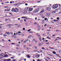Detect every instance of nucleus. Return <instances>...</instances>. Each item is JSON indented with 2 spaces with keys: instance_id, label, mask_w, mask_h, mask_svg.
Masks as SVG:
<instances>
[{
  "instance_id": "nucleus-1",
  "label": "nucleus",
  "mask_w": 61,
  "mask_h": 61,
  "mask_svg": "<svg viewBox=\"0 0 61 61\" xmlns=\"http://www.w3.org/2000/svg\"><path fill=\"white\" fill-rule=\"evenodd\" d=\"M58 5H59V8L61 7V5L60 4H55L53 5V8H58Z\"/></svg>"
},
{
  "instance_id": "nucleus-2",
  "label": "nucleus",
  "mask_w": 61,
  "mask_h": 61,
  "mask_svg": "<svg viewBox=\"0 0 61 61\" xmlns=\"http://www.w3.org/2000/svg\"><path fill=\"white\" fill-rule=\"evenodd\" d=\"M39 10V8H37L34 10V12L35 13H36V12H38Z\"/></svg>"
},
{
  "instance_id": "nucleus-3",
  "label": "nucleus",
  "mask_w": 61,
  "mask_h": 61,
  "mask_svg": "<svg viewBox=\"0 0 61 61\" xmlns=\"http://www.w3.org/2000/svg\"><path fill=\"white\" fill-rule=\"evenodd\" d=\"M24 10L25 11L24 12V13H26L27 12V11L28 10V8H25L24 9Z\"/></svg>"
},
{
  "instance_id": "nucleus-4",
  "label": "nucleus",
  "mask_w": 61,
  "mask_h": 61,
  "mask_svg": "<svg viewBox=\"0 0 61 61\" xmlns=\"http://www.w3.org/2000/svg\"><path fill=\"white\" fill-rule=\"evenodd\" d=\"M11 60V59H4L3 61H10Z\"/></svg>"
},
{
  "instance_id": "nucleus-5",
  "label": "nucleus",
  "mask_w": 61,
  "mask_h": 61,
  "mask_svg": "<svg viewBox=\"0 0 61 61\" xmlns=\"http://www.w3.org/2000/svg\"><path fill=\"white\" fill-rule=\"evenodd\" d=\"M33 10V8H29L28 9V11L29 12H30Z\"/></svg>"
},
{
  "instance_id": "nucleus-6",
  "label": "nucleus",
  "mask_w": 61,
  "mask_h": 61,
  "mask_svg": "<svg viewBox=\"0 0 61 61\" xmlns=\"http://www.w3.org/2000/svg\"><path fill=\"white\" fill-rule=\"evenodd\" d=\"M36 57L37 58H39L40 57V55L38 54V53H36Z\"/></svg>"
},
{
  "instance_id": "nucleus-7",
  "label": "nucleus",
  "mask_w": 61,
  "mask_h": 61,
  "mask_svg": "<svg viewBox=\"0 0 61 61\" xmlns=\"http://www.w3.org/2000/svg\"><path fill=\"white\" fill-rule=\"evenodd\" d=\"M44 12V10H42L41 11L40 14H42Z\"/></svg>"
},
{
  "instance_id": "nucleus-8",
  "label": "nucleus",
  "mask_w": 61,
  "mask_h": 61,
  "mask_svg": "<svg viewBox=\"0 0 61 61\" xmlns=\"http://www.w3.org/2000/svg\"><path fill=\"white\" fill-rule=\"evenodd\" d=\"M18 11V9L17 8L15 9V12H17Z\"/></svg>"
},
{
  "instance_id": "nucleus-9",
  "label": "nucleus",
  "mask_w": 61,
  "mask_h": 61,
  "mask_svg": "<svg viewBox=\"0 0 61 61\" xmlns=\"http://www.w3.org/2000/svg\"><path fill=\"white\" fill-rule=\"evenodd\" d=\"M11 11L12 12H14L15 11V9L14 8H13L12 9Z\"/></svg>"
},
{
  "instance_id": "nucleus-10",
  "label": "nucleus",
  "mask_w": 61,
  "mask_h": 61,
  "mask_svg": "<svg viewBox=\"0 0 61 61\" xmlns=\"http://www.w3.org/2000/svg\"><path fill=\"white\" fill-rule=\"evenodd\" d=\"M7 34V35H10V33H9V32H6L5 33V34Z\"/></svg>"
},
{
  "instance_id": "nucleus-11",
  "label": "nucleus",
  "mask_w": 61,
  "mask_h": 61,
  "mask_svg": "<svg viewBox=\"0 0 61 61\" xmlns=\"http://www.w3.org/2000/svg\"><path fill=\"white\" fill-rule=\"evenodd\" d=\"M47 10L48 11H50L51 10V8H47Z\"/></svg>"
},
{
  "instance_id": "nucleus-12",
  "label": "nucleus",
  "mask_w": 61,
  "mask_h": 61,
  "mask_svg": "<svg viewBox=\"0 0 61 61\" xmlns=\"http://www.w3.org/2000/svg\"><path fill=\"white\" fill-rule=\"evenodd\" d=\"M38 37H39V39L40 41H41V37L40 36V35H38Z\"/></svg>"
},
{
  "instance_id": "nucleus-13",
  "label": "nucleus",
  "mask_w": 61,
  "mask_h": 61,
  "mask_svg": "<svg viewBox=\"0 0 61 61\" xmlns=\"http://www.w3.org/2000/svg\"><path fill=\"white\" fill-rule=\"evenodd\" d=\"M36 7V6H31V7H30V8H33L34 7V8Z\"/></svg>"
},
{
  "instance_id": "nucleus-14",
  "label": "nucleus",
  "mask_w": 61,
  "mask_h": 61,
  "mask_svg": "<svg viewBox=\"0 0 61 61\" xmlns=\"http://www.w3.org/2000/svg\"><path fill=\"white\" fill-rule=\"evenodd\" d=\"M8 56L7 55H4V57H8Z\"/></svg>"
},
{
  "instance_id": "nucleus-15",
  "label": "nucleus",
  "mask_w": 61,
  "mask_h": 61,
  "mask_svg": "<svg viewBox=\"0 0 61 61\" xmlns=\"http://www.w3.org/2000/svg\"><path fill=\"white\" fill-rule=\"evenodd\" d=\"M38 45L39 46H42V44L41 43H39L38 44Z\"/></svg>"
},
{
  "instance_id": "nucleus-16",
  "label": "nucleus",
  "mask_w": 61,
  "mask_h": 61,
  "mask_svg": "<svg viewBox=\"0 0 61 61\" xmlns=\"http://www.w3.org/2000/svg\"><path fill=\"white\" fill-rule=\"evenodd\" d=\"M52 13H55L56 12L55 11H52Z\"/></svg>"
},
{
  "instance_id": "nucleus-17",
  "label": "nucleus",
  "mask_w": 61,
  "mask_h": 61,
  "mask_svg": "<svg viewBox=\"0 0 61 61\" xmlns=\"http://www.w3.org/2000/svg\"><path fill=\"white\" fill-rule=\"evenodd\" d=\"M11 25V24H8L7 25V26H11V25Z\"/></svg>"
},
{
  "instance_id": "nucleus-18",
  "label": "nucleus",
  "mask_w": 61,
  "mask_h": 61,
  "mask_svg": "<svg viewBox=\"0 0 61 61\" xmlns=\"http://www.w3.org/2000/svg\"><path fill=\"white\" fill-rule=\"evenodd\" d=\"M44 20H47V21H48V19L47 18H45L44 19Z\"/></svg>"
},
{
  "instance_id": "nucleus-19",
  "label": "nucleus",
  "mask_w": 61,
  "mask_h": 61,
  "mask_svg": "<svg viewBox=\"0 0 61 61\" xmlns=\"http://www.w3.org/2000/svg\"><path fill=\"white\" fill-rule=\"evenodd\" d=\"M3 36H4V37H5V36H7L6 35H5V34L3 35Z\"/></svg>"
},
{
  "instance_id": "nucleus-20",
  "label": "nucleus",
  "mask_w": 61,
  "mask_h": 61,
  "mask_svg": "<svg viewBox=\"0 0 61 61\" xmlns=\"http://www.w3.org/2000/svg\"><path fill=\"white\" fill-rule=\"evenodd\" d=\"M29 41L28 40H25V41L24 43H26V41Z\"/></svg>"
},
{
  "instance_id": "nucleus-21",
  "label": "nucleus",
  "mask_w": 61,
  "mask_h": 61,
  "mask_svg": "<svg viewBox=\"0 0 61 61\" xmlns=\"http://www.w3.org/2000/svg\"><path fill=\"white\" fill-rule=\"evenodd\" d=\"M27 18V17L23 16V17H21V18Z\"/></svg>"
},
{
  "instance_id": "nucleus-22",
  "label": "nucleus",
  "mask_w": 61,
  "mask_h": 61,
  "mask_svg": "<svg viewBox=\"0 0 61 61\" xmlns=\"http://www.w3.org/2000/svg\"><path fill=\"white\" fill-rule=\"evenodd\" d=\"M27 56L28 58H30V56L28 55H27Z\"/></svg>"
},
{
  "instance_id": "nucleus-23",
  "label": "nucleus",
  "mask_w": 61,
  "mask_h": 61,
  "mask_svg": "<svg viewBox=\"0 0 61 61\" xmlns=\"http://www.w3.org/2000/svg\"><path fill=\"white\" fill-rule=\"evenodd\" d=\"M57 19L58 20H59V17H57Z\"/></svg>"
},
{
  "instance_id": "nucleus-24",
  "label": "nucleus",
  "mask_w": 61,
  "mask_h": 61,
  "mask_svg": "<svg viewBox=\"0 0 61 61\" xmlns=\"http://www.w3.org/2000/svg\"><path fill=\"white\" fill-rule=\"evenodd\" d=\"M56 56H57L58 57L59 56V55H58V54H56Z\"/></svg>"
},
{
  "instance_id": "nucleus-25",
  "label": "nucleus",
  "mask_w": 61,
  "mask_h": 61,
  "mask_svg": "<svg viewBox=\"0 0 61 61\" xmlns=\"http://www.w3.org/2000/svg\"><path fill=\"white\" fill-rule=\"evenodd\" d=\"M37 61H41V60H40V59H37Z\"/></svg>"
},
{
  "instance_id": "nucleus-26",
  "label": "nucleus",
  "mask_w": 61,
  "mask_h": 61,
  "mask_svg": "<svg viewBox=\"0 0 61 61\" xmlns=\"http://www.w3.org/2000/svg\"><path fill=\"white\" fill-rule=\"evenodd\" d=\"M40 14V15H41V16H43V14H41V13H39Z\"/></svg>"
},
{
  "instance_id": "nucleus-27",
  "label": "nucleus",
  "mask_w": 61,
  "mask_h": 61,
  "mask_svg": "<svg viewBox=\"0 0 61 61\" xmlns=\"http://www.w3.org/2000/svg\"><path fill=\"white\" fill-rule=\"evenodd\" d=\"M53 53L54 54H56V52L54 51H53Z\"/></svg>"
},
{
  "instance_id": "nucleus-28",
  "label": "nucleus",
  "mask_w": 61,
  "mask_h": 61,
  "mask_svg": "<svg viewBox=\"0 0 61 61\" xmlns=\"http://www.w3.org/2000/svg\"><path fill=\"white\" fill-rule=\"evenodd\" d=\"M41 49H44L45 50H46V49H45V48H44V47H42V48H41Z\"/></svg>"
},
{
  "instance_id": "nucleus-29",
  "label": "nucleus",
  "mask_w": 61,
  "mask_h": 61,
  "mask_svg": "<svg viewBox=\"0 0 61 61\" xmlns=\"http://www.w3.org/2000/svg\"><path fill=\"white\" fill-rule=\"evenodd\" d=\"M10 34H11V35H13V33L12 32H10Z\"/></svg>"
},
{
  "instance_id": "nucleus-30",
  "label": "nucleus",
  "mask_w": 61,
  "mask_h": 61,
  "mask_svg": "<svg viewBox=\"0 0 61 61\" xmlns=\"http://www.w3.org/2000/svg\"><path fill=\"white\" fill-rule=\"evenodd\" d=\"M56 20H53V21H55V22H56Z\"/></svg>"
},
{
  "instance_id": "nucleus-31",
  "label": "nucleus",
  "mask_w": 61,
  "mask_h": 61,
  "mask_svg": "<svg viewBox=\"0 0 61 61\" xmlns=\"http://www.w3.org/2000/svg\"><path fill=\"white\" fill-rule=\"evenodd\" d=\"M5 3H9V1H8L7 2H5Z\"/></svg>"
},
{
  "instance_id": "nucleus-32",
  "label": "nucleus",
  "mask_w": 61,
  "mask_h": 61,
  "mask_svg": "<svg viewBox=\"0 0 61 61\" xmlns=\"http://www.w3.org/2000/svg\"><path fill=\"white\" fill-rule=\"evenodd\" d=\"M30 49V48H27V50H29Z\"/></svg>"
},
{
  "instance_id": "nucleus-33",
  "label": "nucleus",
  "mask_w": 61,
  "mask_h": 61,
  "mask_svg": "<svg viewBox=\"0 0 61 61\" xmlns=\"http://www.w3.org/2000/svg\"><path fill=\"white\" fill-rule=\"evenodd\" d=\"M11 59H14V57H11Z\"/></svg>"
},
{
  "instance_id": "nucleus-34",
  "label": "nucleus",
  "mask_w": 61,
  "mask_h": 61,
  "mask_svg": "<svg viewBox=\"0 0 61 61\" xmlns=\"http://www.w3.org/2000/svg\"><path fill=\"white\" fill-rule=\"evenodd\" d=\"M30 30H31V29L28 30V32H29V31H30Z\"/></svg>"
},
{
  "instance_id": "nucleus-35",
  "label": "nucleus",
  "mask_w": 61,
  "mask_h": 61,
  "mask_svg": "<svg viewBox=\"0 0 61 61\" xmlns=\"http://www.w3.org/2000/svg\"><path fill=\"white\" fill-rule=\"evenodd\" d=\"M41 2V1H37V2L38 3H39L40 2Z\"/></svg>"
},
{
  "instance_id": "nucleus-36",
  "label": "nucleus",
  "mask_w": 61,
  "mask_h": 61,
  "mask_svg": "<svg viewBox=\"0 0 61 61\" xmlns=\"http://www.w3.org/2000/svg\"><path fill=\"white\" fill-rule=\"evenodd\" d=\"M35 49H36L37 48V46H36L35 47Z\"/></svg>"
},
{
  "instance_id": "nucleus-37",
  "label": "nucleus",
  "mask_w": 61,
  "mask_h": 61,
  "mask_svg": "<svg viewBox=\"0 0 61 61\" xmlns=\"http://www.w3.org/2000/svg\"><path fill=\"white\" fill-rule=\"evenodd\" d=\"M7 11H9V10L8 9H7Z\"/></svg>"
},
{
  "instance_id": "nucleus-38",
  "label": "nucleus",
  "mask_w": 61,
  "mask_h": 61,
  "mask_svg": "<svg viewBox=\"0 0 61 61\" xmlns=\"http://www.w3.org/2000/svg\"><path fill=\"white\" fill-rule=\"evenodd\" d=\"M46 24H45V25H44V27H45L46 26Z\"/></svg>"
},
{
  "instance_id": "nucleus-39",
  "label": "nucleus",
  "mask_w": 61,
  "mask_h": 61,
  "mask_svg": "<svg viewBox=\"0 0 61 61\" xmlns=\"http://www.w3.org/2000/svg\"><path fill=\"white\" fill-rule=\"evenodd\" d=\"M37 7H38V8H39V7H41L40 6H37Z\"/></svg>"
},
{
  "instance_id": "nucleus-40",
  "label": "nucleus",
  "mask_w": 61,
  "mask_h": 61,
  "mask_svg": "<svg viewBox=\"0 0 61 61\" xmlns=\"http://www.w3.org/2000/svg\"><path fill=\"white\" fill-rule=\"evenodd\" d=\"M13 61H16V60H15V59H14V60H13Z\"/></svg>"
},
{
  "instance_id": "nucleus-41",
  "label": "nucleus",
  "mask_w": 61,
  "mask_h": 61,
  "mask_svg": "<svg viewBox=\"0 0 61 61\" xmlns=\"http://www.w3.org/2000/svg\"><path fill=\"white\" fill-rule=\"evenodd\" d=\"M53 18H51V20H52L53 19Z\"/></svg>"
},
{
  "instance_id": "nucleus-42",
  "label": "nucleus",
  "mask_w": 61,
  "mask_h": 61,
  "mask_svg": "<svg viewBox=\"0 0 61 61\" xmlns=\"http://www.w3.org/2000/svg\"><path fill=\"white\" fill-rule=\"evenodd\" d=\"M45 60H46V61H49L48 60H47V59H45Z\"/></svg>"
},
{
  "instance_id": "nucleus-43",
  "label": "nucleus",
  "mask_w": 61,
  "mask_h": 61,
  "mask_svg": "<svg viewBox=\"0 0 61 61\" xmlns=\"http://www.w3.org/2000/svg\"><path fill=\"white\" fill-rule=\"evenodd\" d=\"M55 36V35L54 34V35H52V36Z\"/></svg>"
},
{
  "instance_id": "nucleus-44",
  "label": "nucleus",
  "mask_w": 61,
  "mask_h": 61,
  "mask_svg": "<svg viewBox=\"0 0 61 61\" xmlns=\"http://www.w3.org/2000/svg\"><path fill=\"white\" fill-rule=\"evenodd\" d=\"M49 42L46 43V44H49Z\"/></svg>"
},
{
  "instance_id": "nucleus-45",
  "label": "nucleus",
  "mask_w": 61,
  "mask_h": 61,
  "mask_svg": "<svg viewBox=\"0 0 61 61\" xmlns=\"http://www.w3.org/2000/svg\"><path fill=\"white\" fill-rule=\"evenodd\" d=\"M19 34L18 32H17L16 33V35H18Z\"/></svg>"
},
{
  "instance_id": "nucleus-46",
  "label": "nucleus",
  "mask_w": 61,
  "mask_h": 61,
  "mask_svg": "<svg viewBox=\"0 0 61 61\" xmlns=\"http://www.w3.org/2000/svg\"><path fill=\"white\" fill-rule=\"evenodd\" d=\"M8 19H6V20H5V21H8Z\"/></svg>"
},
{
  "instance_id": "nucleus-47",
  "label": "nucleus",
  "mask_w": 61,
  "mask_h": 61,
  "mask_svg": "<svg viewBox=\"0 0 61 61\" xmlns=\"http://www.w3.org/2000/svg\"><path fill=\"white\" fill-rule=\"evenodd\" d=\"M35 41V39H33V41Z\"/></svg>"
},
{
  "instance_id": "nucleus-48",
  "label": "nucleus",
  "mask_w": 61,
  "mask_h": 61,
  "mask_svg": "<svg viewBox=\"0 0 61 61\" xmlns=\"http://www.w3.org/2000/svg\"><path fill=\"white\" fill-rule=\"evenodd\" d=\"M35 25L36 24V22H35L34 23Z\"/></svg>"
},
{
  "instance_id": "nucleus-49",
  "label": "nucleus",
  "mask_w": 61,
  "mask_h": 61,
  "mask_svg": "<svg viewBox=\"0 0 61 61\" xmlns=\"http://www.w3.org/2000/svg\"><path fill=\"white\" fill-rule=\"evenodd\" d=\"M24 61H26V59H24Z\"/></svg>"
},
{
  "instance_id": "nucleus-50",
  "label": "nucleus",
  "mask_w": 61,
  "mask_h": 61,
  "mask_svg": "<svg viewBox=\"0 0 61 61\" xmlns=\"http://www.w3.org/2000/svg\"><path fill=\"white\" fill-rule=\"evenodd\" d=\"M2 41H5V40H4V39H2Z\"/></svg>"
},
{
  "instance_id": "nucleus-51",
  "label": "nucleus",
  "mask_w": 61,
  "mask_h": 61,
  "mask_svg": "<svg viewBox=\"0 0 61 61\" xmlns=\"http://www.w3.org/2000/svg\"><path fill=\"white\" fill-rule=\"evenodd\" d=\"M2 26H0V28H2Z\"/></svg>"
},
{
  "instance_id": "nucleus-52",
  "label": "nucleus",
  "mask_w": 61,
  "mask_h": 61,
  "mask_svg": "<svg viewBox=\"0 0 61 61\" xmlns=\"http://www.w3.org/2000/svg\"><path fill=\"white\" fill-rule=\"evenodd\" d=\"M14 35L15 36L16 35V34L15 33H14Z\"/></svg>"
},
{
  "instance_id": "nucleus-53",
  "label": "nucleus",
  "mask_w": 61,
  "mask_h": 61,
  "mask_svg": "<svg viewBox=\"0 0 61 61\" xmlns=\"http://www.w3.org/2000/svg\"><path fill=\"white\" fill-rule=\"evenodd\" d=\"M21 33V32L20 31H19L18 32V33Z\"/></svg>"
},
{
  "instance_id": "nucleus-54",
  "label": "nucleus",
  "mask_w": 61,
  "mask_h": 61,
  "mask_svg": "<svg viewBox=\"0 0 61 61\" xmlns=\"http://www.w3.org/2000/svg\"><path fill=\"white\" fill-rule=\"evenodd\" d=\"M20 18H19L18 19V20H20Z\"/></svg>"
},
{
  "instance_id": "nucleus-55",
  "label": "nucleus",
  "mask_w": 61,
  "mask_h": 61,
  "mask_svg": "<svg viewBox=\"0 0 61 61\" xmlns=\"http://www.w3.org/2000/svg\"><path fill=\"white\" fill-rule=\"evenodd\" d=\"M12 1H10V3L11 4L12 3Z\"/></svg>"
},
{
  "instance_id": "nucleus-56",
  "label": "nucleus",
  "mask_w": 61,
  "mask_h": 61,
  "mask_svg": "<svg viewBox=\"0 0 61 61\" xmlns=\"http://www.w3.org/2000/svg\"><path fill=\"white\" fill-rule=\"evenodd\" d=\"M37 19V18L36 17V18H35V20H36Z\"/></svg>"
},
{
  "instance_id": "nucleus-57",
  "label": "nucleus",
  "mask_w": 61,
  "mask_h": 61,
  "mask_svg": "<svg viewBox=\"0 0 61 61\" xmlns=\"http://www.w3.org/2000/svg\"><path fill=\"white\" fill-rule=\"evenodd\" d=\"M8 41H10V42L11 41L10 40H9Z\"/></svg>"
},
{
  "instance_id": "nucleus-58",
  "label": "nucleus",
  "mask_w": 61,
  "mask_h": 61,
  "mask_svg": "<svg viewBox=\"0 0 61 61\" xmlns=\"http://www.w3.org/2000/svg\"><path fill=\"white\" fill-rule=\"evenodd\" d=\"M19 46V45H17V46Z\"/></svg>"
},
{
  "instance_id": "nucleus-59",
  "label": "nucleus",
  "mask_w": 61,
  "mask_h": 61,
  "mask_svg": "<svg viewBox=\"0 0 61 61\" xmlns=\"http://www.w3.org/2000/svg\"><path fill=\"white\" fill-rule=\"evenodd\" d=\"M23 30H25V28H23Z\"/></svg>"
},
{
  "instance_id": "nucleus-60",
  "label": "nucleus",
  "mask_w": 61,
  "mask_h": 61,
  "mask_svg": "<svg viewBox=\"0 0 61 61\" xmlns=\"http://www.w3.org/2000/svg\"><path fill=\"white\" fill-rule=\"evenodd\" d=\"M31 46H32L31 45H29V46H30V47H31Z\"/></svg>"
},
{
  "instance_id": "nucleus-61",
  "label": "nucleus",
  "mask_w": 61,
  "mask_h": 61,
  "mask_svg": "<svg viewBox=\"0 0 61 61\" xmlns=\"http://www.w3.org/2000/svg\"><path fill=\"white\" fill-rule=\"evenodd\" d=\"M14 5H15V6H17V4H15Z\"/></svg>"
},
{
  "instance_id": "nucleus-62",
  "label": "nucleus",
  "mask_w": 61,
  "mask_h": 61,
  "mask_svg": "<svg viewBox=\"0 0 61 61\" xmlns=\"http://www.w3.org/2000/svg\"><path fill=\"white\" fill-rule=\"evenodd\" d=\"M43 51H40V52H42Z\"/></svg>"
},
{
  "instance_id": "nucleus-63",
  "label": "nucleus",
  "mask_w": 61,
  "mask_h": 61,
  "mask_svg": "<svg viewBox=\"0 0 61 61\" xmlns=\"http://www.w3.org/2000/svg\"><path fill=\"white\" fill-rule=\"evenodd\" d=\"M28 5V4H25V5Z\"/></svg>"
},
{
  "instance_id": "nucleus-64",
  "label": "nucleus",
  "mask_w": 61,
  "mask_h": 61,
  "mask_svg": "<svg viewBox=\"0 0 61 61\" xmlns=\"http://www.w3.org/2000/svg\"><path fill=\"white\" fill-rule=\"evenodd\" d=\"M44 29V28H43L42 29V30H43Z\"/></svg>"
}]
</instances>
